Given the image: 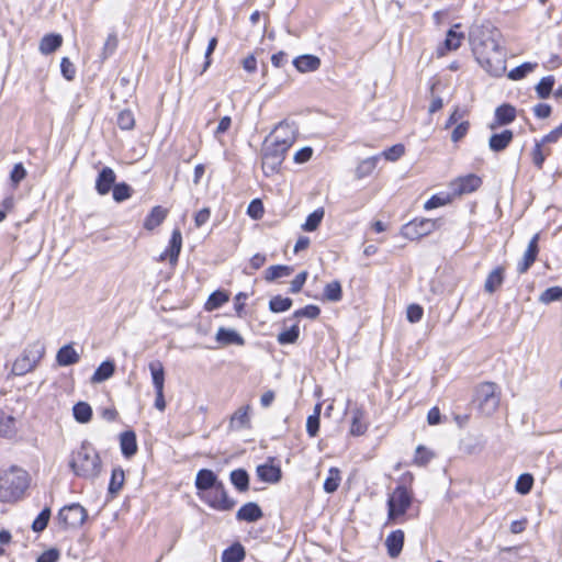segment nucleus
<instances>
[{"mask_svg":"<svg viewBox=\"0 0 562 562\" xmlns=\"http://www.w3.org/2000/svg\"><path fill=\"white\" fill-rule=\"evenodd\" d=\"M473 53L477 63L492 76L506 71V53L499 44L501 33L492 24L474 26L470 32Z\"/></svg>","mask_w":562,"mask_h":562,"instance_id":"f257e3e1","label":"nucleus"},{"mask_svg":"<svg viewBox=\"0 0 562 562\" xmlns=\"http://www.w3.org/2000/svg\"><path fill=\"white\" fill-rule=\"evenodd\" d=\"M30 484L26 471L12 467L0 475V502L12 503L20 499Z\"/></svg>","mask_w":562,"mask_h":562,"instance_id":"f03ea898","label":"nucleus"},{"mask_svg":"<svg viewBox=\"0 0 562 562\" xmlns=\"http://www.w3.org/2000/svg\"><path fill=\"white\" fill-rule=\"evenodd\" d=\"M69 465L76 475L85 479H94L101 472L100 457L88 442H82L80 448L72 452Z\"/></svg>","mask_w":562,"mask_h":562,"instance_id":"7ed1b4c3","label":"nucleus"},{"mask_svg":"<svg viewBox=\"0 0 562 562\" xmlns=\"http://www.w3.org/2000/svg\"><path fill=\"white\" fill-rule=\"evenodd\" d=\"M412 504L413 494L404 485H398L387 498V519L395 524H403Z\"/></svg>","mask_w":562,"mask_h":562,"instance_id":"20e7f679","label":"nucleus"},{"mask_svg":"<svg viewBox=\"0 0 562 562\" xmlns=\"http://www.w3.org/2000/svg\"><path fill=\"white\" fill-rule=\"evenodd\" d=\"M288 150L289 149L285 148L283 144L280 146L265 139L261 149V159L262 170L267 177L279 172Z\"/></svg>","mask_w":562,"mask_h":562,"instance_id":"39448f33","label":"nucleus"},{"mask_svg":"<svg viewBox=\"0 0 562 562\" xmlns=\"http://www.w3.org/2000/svg\"><path fill=\"white\" fill-rule=\"evenodd\" d=\"M44 347L38 344L27 346L12 366V374L24 375L32 371L44 356Z\"/></svg>","mask_w":562,"mask_h":562,"instance_id":"423d86ee","label":"nucleus"},{"mask_svg":"<svg viewBox=\"0 0 562 562\" xmlns=\"http://www.w3.org/2000/svg\"><path fill=\"white\" fill-rule=\"evenodd\" d=\"M202 501H204L210 507L221 510L227 512L234 508L236 502L228 497L227 492L224 487V484L221 482L216 486L206 491L203 494H200Z\"/></svg>","mask_w":562,"mask_h":562,"instance_id":"0eeeda50","label":"nucleus"},{"mask_svg":"<svg viewBox=\"0 0 562 562\" xmlns=\"http://www.w3.org/2000/svg\"><path fill=\"white\" fill-rule=\"evenodd\" d=\"M476 400L483 413L491 415L499 405L497 385L493 382H485L476 389Z\"/></svg>","mask_w":562,"mask_h":562,"instance_id":"6e6552de","label":"nucleus"},{"mask_svg":"<svg viewBox=\"0 0 562 562\" xmlns=\"http://www.w3.org/2000/svg\"><path fill=\"white\" fill-rule=\"evenodd\" d=\"M437 226V220L415 218L403 226L402 235L411 240H415L429 235Z\"/></svg>","mask_w":562,"mask_h":562,"instance_id":"1a4fd4ad","label":"nucleus"},{"mask_svg":"<svg viewBox=\"0 0 562 562\" xmlns=\"http://www.w3.org/2000/svg\"><path fill=\"white\" fill-rule=\"evenodd\" d=\"M87 517L86 508L78 503L64 506L58 513V520L66 528L80 527Z\"/></svg>","mask_w":562,"mask_h":562,"instance_id":"9d476101","label":"nucleus"},{"mask_svg":"<svg viewBox=\"0 0 562 562\" xmlns=\"http://www.w3.org/2000/svg\"><path fill=\"white\" fill-rule=\"evenodd\" d=\"M482 180L476 175L470 173L460 177L450 183V189L453 195H462L474 192L480 188Z\"/></svg>","mask_w":562,"mask_h":562,"instance_id":"9b49d317","label":"nucleus"},{"mask_svg":"<svg viewBox=\"0 0 562 562\" xmlns=\"http://www.w3.org/2000/svg\"><path fill=\"white\" fill-rule=\"evenodd\" d=\"M539 234H536L530 239L522 258L517 263V271L519 274L526 273L537 259L539 247Z\"/></svg>","mask_w":562,"mask_h":562,"instance_id":"f8f14e48","label":"nucleus"},{"mask_svg":"<svg viewBox=\"0 0 562 562\" xmlns=\"http://www.w3.org/2000/svg\"><path fill=\"white\" fill-rule=\"evenodd\" d=\"M266 140H270L276 145L283 144L285 148H290L294 140V133L291 126L286 123H280L274 131L266 138Z\"/></svg>","mask_w":562,"mask_h":562,"instance_id":"ddd939ff","label":"nucleus"},{"mask_svg":"<svg viewBox=\"0 0 562 562\" xmlns=\"http://www.w3.org/2000/svg\"><path fill=\"white\" fill-rule=\"evenodd\" d=\"M182 247V235L179 228L172 231L168 248L160 255L159 260H169L171 265H176Z\"/></svg>","mask_w":562,"mask_h":562,"instance_id":"4468645a","label":"nucleus"},{"mask_svg":"<svg viewBox=\"0 0 562 562\" xmlns=\"http://www.w3.org/2000/svg\"><path fill=\"white\" fill-rule=\"evenodd\" d=\"M116 175L110 167H103L95 180V190L100 195H106L115 186Z\"/></svg>","mask_w":562,"mask_h":562,"instance_id":"2eb2a0df","label":"nucleus"},{"mask_svg":"<svg viewBox=\"0 0 562 562\" xmlns=\"http://www.w3.org/2000/svg\"><path fill=\"white\" fill-rule=\"evenodd\" d=\"M516 119V109L510 104H502L495 110L494 122L490 125L491 130L507 125Z\"/></svg>","mask_w":562,"mask_h":562,"instance_id":"dca6fc26","label":"nucleus"},{"mask_svg":"<svg viewBox=\"0 0 562 562\" xmlns=\"http://www.w3.org/2000/svg\"><path fill=\"white\" fill-rule=\"evenodd\" d=\"M263 513L259 505L254 502H249L243 505L236 513V519L239 521L255 522L261 519Z\"/></svg>","mask_w":562,"mask_h":562,"instance_id":"f3484780","label":"nucleus"},{"mask_svg":"<svg viewBox=\"0 0 562 562\" xmlns=\"http://www.w3.org/2000/svg\"><path fill=\"white\" fill-rule=\"evenodd\" d=\"M404 531L401 529L392 531L385 539V547L391 558H396L404 546Z\"/></svg>","mask_w":562,"mask_h":562,"instance_id":"a211bd4d","label":"nucleus"},{"mask_svg":"<svg viewBox=\"0 0 562 562\" xmlns=\"http://www.w3.org/2000/svg\"><path fill=\"white\" fill-rule=\"evenodd\" d=\"M462 40V33H458L454 29L449 30L445 42L437 48V55L441 57L445 56L447 52L458 49L461 46Z\"/></svg>","mask_w":562,"mask_h":562,"instance_id":"6ab92c4d","label":"nucleus"},{"mask_svg":"<svg viewBox=\"0 0 562 562\" xmlns=\"http://www.w3.org/2000/svg\"><path fill=\"white\" fill-rule=\"evenodd\" d=\"M215 339L218 344H221L223 346H228V345L244 346L245 345V339L235 329H229V328H225V327L218 328Z\"/></svg>","mask_w":562,"mask_h":562,"instance_id":"aec40b11","label":"nucleus"},{"mask_svg":"<svg viewBox=\"0 0 562 562\" xmlns=\"http://www.w3.org/2000/svg\"><path fill=\"white\" fill-rule=\"evenodd\" d=\"M514 138L510 130H504L501 133L493 134L488 139V147L491 150L498 153L508 147Z\"/></svg>","mask_w":562,"mask_h":562,"instance_id":"412c9836","label":"nucleus"},{"mask_svg":"<svg viewBox=\"0 0 562 562\" xmlns=\"http://www.w3.org/2000/svg\"><path fill=\"white\" fill-rule=\"evenodd\" d=\"M293 66L300 72L316 71L321 67V59L315 55H302L293 60Z\"/></svg>","mask_w":562,"mask_h":562,"instance_id":"4be33fe9","label":"nucleus"},{"mask_svg":"<svg viewBox=\"0 0 562 562\" xmlns=\"http://www.w3.org/2000/svg\"><path fill=\"white\" fill-rule=\"evenodd\" d=\"M218 483L214 472L207 469L200 470L195 477V487L203 493L216 486Z\"/></svg>","mask_w":562,"mask_h":562,"instance_id":"5701e85b","label":"nucleus"},{"mask_svg":"<svg viewBox=\"0 0 562 562\" xmlns=\"http://www.w3.org/2000/svg\"><path fill=\"white\" fill-rule=\"evenodd\" d=\"M80 360L79 353L71 344L63 346L56 355V361L60 367H68Z\"/></svg>","mask_w":562,"mask_h":562,"instance_id":"b1692460","label":"nucleus"},{"mask_svg":"<svg viewBox=\"0 0 562 562\" xmlns=\"http://www.w3.org/2000/svg\"><path fill=\"white\" fill-rule=\"evenodd\" d=\"M249 411H250L249 405L239 407L232 415L231 420H229V427L235 430L248 428L250 426Z\"/></svg>","mask_w":562,"mask_h":562,"instance_id":"393cba45","label":"nucleus"},{"mask_svg":"<svg viewBox=\"0 0 562 562\" xmlns=\"http://www.w3.org/2000/svg\"><path fill=\"white\" fill-rule=\"evenodd\" d=\"M63 44V36L60 34H46L40 42L38 50L43 55H49L56 52Z\"/></svg>","mask_w":562,"mask_h":562,"instance_id":"a878e982","label":"nucleus"},{"mask_svg":"<svg viewBox=\"0 0 562 562\" xmlns=\"http://www.w3.org/2000/svg\"><path fill=\"white\" fill-rule=\"evenodd\" d=\"M257 475L263 482L277 483L281 479V470L273 464H261L257 468Z\"/></svg>","mask_w":562,"mask_h":562,"instance_id":"bb28decb","label":"nucleus"},{"mask_svg":"<svg viewBox=\"0 0 562 562\" xmlns=\"http://www.w3.org/2000/svg\"><path fill=\"white\" fill-rule=\"evenodd\" d=\"M505 269L497 267L493 269L484 283V290L488 293H494L504 282Z\"/></svg>","mask_w":562,"mask_h":562,"instance_id":"cd10ccee","label":"nucleus"},{"mask_svg":"<svg viewBox=\"0 0 562 562\" xmlns=\"http://www.w3.org/2000/svg\"><path fill=\"white\" fill-rule=\"evenodd\" d=\"M122 453L126 458L133 457L137 451L136 436L133 431H124L120 436Z\"/></svg>","mask_w":562,"mask_h":562,"instance_id":"c85d7f7f","label":"nucleus"},{"mask_svg":"<svg viewBox=\"0 0 562 562\" xmlns=\"http://www.w3.org/2000/svg\"><path fill=\"white\" fill-rule=\"evenodd\" d=\"M167 210L161 206H155L144 221V227L148 231H153L158 227L167 216Z\"/></svg>","mask_w":562,"mask_h":562,"instance_id":"c756f323","label":"nucleus"},{"mask_svg":"<svg viewBox=\"0 0 562 562\" xmlns=\"http://www.w3.org/2000/svg\"><path fill=\"white\" fill-rule=\"evenodd\" d=\"M379 160L380 156H372L361 160L355 170L356 178L363 179L366 177H369L376 168Z\"/></svg>","mask_w":562,"mask_h":562,"instance_id":"7c9ffc66","label":"nucleus"},{"mask_svg":"<svg viewBox=\"0 0 562 562\" xmlns=\"http://www.w3.org/2000/svg\"><path fill=\"white\" fill-rule=\"evenodd\" d=\"M149 371L151 374L153 385L155 391H164L165 387V370L160 361H153L149 363Z\"/></svg>","mask_w":562,"mask_h":562,"instance_id":"2f4dec72","label":"nucleus"},{"mask_svg":"<svg viewBox=\"0 0 562 562\" xmlns=\"http://www.w3.org/2000/svg\"><path fill=\"white\" fill-rule=\"evenodd\" d=\"M368 429V424L364 420V412L360 408L352 411V420L350 426V434L352 436H361Z\"/></svg>","mask_w":562,"mask_h":562,"instance_id":"473e14b6","label":"nucleus"},{"mask_svg":"<svg viewBox=\"0 0 562 562\" xmlns=\"http://www.w3.org/2000/svg\"><path fill=\"white\" fill-rule=\"evenodd\" d=\"M72 415L78 423L86 424L91 420L92 408L86 402H78L72 407Z\"/></svg>","mask_w":562,"mask_h":562,"instance_id":"72a5a7b5","label":"nucleus"},{"mask_svg":"<svg viewBox=\"0 0 562 562\" xmlns=\"http://www.w3.org/2000/svg\"><path fill=\"white\" fill-rule=\"evenodd\" d=\"M245 549L240 543H235L224 550L222 562H241L245 559Z\"/></svg>","mask_w":562,"mask_h":562,"instance_id":"f704fd0d","label":"nucleus"},{"mask_svg":"<svg viewBox=\"0 0 562 562\" xmlns=\"http://www.w3.org/2000/svg\"><path fill=\"white\" fill-rule=\"evenodd\" d=\"M114 373V363L112 361L102 362L98 369L94 371L91 381L93 383H101L109 378H111Z\"/></svg>","mask_w":562,"mask_h":562,"instance_id":"c9c22d12","label":"nucleus"},{"mask_svg":"<svg viewBox=\"0 0 562 562\" xmlns=\"http://www.w3.org/2000/svg\"><path fill=\"white\" fill-rule=\"evenodd\" d=\"M231 481L238 491L245 492L248 490L249 476L245 470L237 469L232 471Z\"/></svg>","mask_w":562,"mask_h":562,"instance_id":"e433bc0d","label":"nucleus"},{"mask_svg":"<svg viewBox=\"0 0 562 562\" xmlns=\"http://www.w3.org/2000/svg\"><path fill=\"white\" fill-rule=\"evenodd\" d=\"M324 214L325 211L323 207L316 209L307 216L305 223L302 225V229L305 232H314L319 226Z\"/></svg>","mask_w":562,"mask_h":562,"instance_id":"4c0bfd02","label":"nucleus"},{"mask_svg":"<svg viewBox=\"0 0 562 562\" xmlns=\"http://www.w3.org/2000/svg\"><path fill=\"white\" fill-rule=\"evenodd\" d=\"M341 481L340 471L337 468H330L328 476L324 482V491L326 493H334L339 487Z\"/></svg>","mask_w":562,"mask_h":562,"instance_id":"58836bf2","label":"nucleus"},{"mask_svg":"<svg viewBox=\"0 0 562 562\" xmlns=\"http://www.w3.org/2000/svg\"><path fill=\"white\" fill-rule=\"evenodd\" d=\"M300 335V328L297 324H293L289 329L281 331L277 340L280 345H289L296 342Z\"/></svg>","mask_w":562,"mask_h":562,"instance_id":"ea45409f","label":"nucleus"},{"mask_svg":"<svg viewBox=\"0 0 562 562\" xmlns=\"http://www.w3.org/2000/svg\"><path fill=\"white\" fill-rule=\"evenodd\" d=\"M125 481L124 471L121 468H115L112 471L109 484V493L115 495L122 488Z\"/></svg>","mask_w":562,"mask_h":562,"instance_id":"a19ab883","label":"nucleus"},{"mask_svg":"<svg viewBox=\"0 0 562 562\" xmlns=\"http://www.w3.org/2000/svg\"><path fill=\"white\" fill-rule=\"evenodd\" d=\"M293 301L281 295L273 296L269 302V308L273 313L285 312L291 308Z\"/></svg>","mask_w":562,"mask_h":562,"instance_id":"79ce46f5","label":"nucleus"},{"mask_svg":"<svg viewBox=\"0 0 562 562\" xmlns=\"http://www.w3.org/2000/svg\"><path fill=\"white\" fill-rule=\"evenodd\" d=\"M435 458V453L425 446H418L415 450L414 464L424 467Z\"/></svg>","mask_w":562,"mask_h":562,"instance_id":"37998d69","label":"nucleus"},{"mask_svg":"<svg viewBox=\"0 0 562 562\" xmlns=\"http://www.w3.org/2000/svg\"><path fill=\"white\" fill-rule=\"evenodd\" d=\"M228 299L229 297L225 292L215 291L209 296V299L205 303V308L207 311L216 310L220 306H222L224 303H226L228 301Z\"/></svg>","mask_w":562,"mask_h":562,"instance_id":"c03bdc74","label":"nucleus"},{"mask_svg":"<svg viewBox=\"0 0 562 562\" xmlns=\"http://www.w3.org/2000/svg\"><path fill=\"white\" fill-rule=\"evenodd\" d=\"M292 271L293 269L289 266H271L266 271V280L273 281L278 278L288 277Z\"/></svg>","mask_w":562,"mask_h":562,"instance_id":"a18cd8bd","label":"nucleus"},{"mask_svg":"<svg viewBox=\"0 0 562 562\" xmlns=\"http://www.w3.org/2000/svg\"><path fill=\"white\" fill-rule=\"evenodd\" d=\"M324 296L326 300L331 302H338L341 300L342 291L341 285L338 281L327 283L324 289Z\"/></svg>","mask_w":562,"mask_h":562,"instance_id":"49530a36","label":"nucleus"},{"mask_svg":"<svg viewBox=\"0 0 562 562\" xmlns=\"http://www.w3.org/2000/svg\"><path fill=\"white\" fill-rule=\"evenodd\" d=\"M319 415H321V405L317 404L314 408V414L310 415L306 420V431L311 437H315L318 432Z\"/></svg>","mask_w":562,"mask_h":562,"instance_id":"de8ad7c7","label":"nucleus"},{"mask_svg":"<svg viewBox=\"0 0 562 562\" xmlns=\"http://www.w3.org/2000/svg\"><path fill=\"white\" fill-rule=\"evenodd\" d=\"M132 188L125 182L116 183L113 187V199L115 202L121 203L130 199L132 196Z\"/></svg>","mask_w":562,"mask_h":562,"instance_id":"09e8293b","label":"nucleus"},{"mask_svg":"<svg viewBox=\"0 0 562 562\" xmlns=\"http://www.w3.org/2000/svg\"><path fill=\"white\" fill-rule=\"evenodd\" d=\"M562 299V288L552 286L544 290L539 296V301L543 304H550Z\"/></svg>","mask_w":562,"mask_h":562,"instance_id":"8fccbe9b","label":"nucleus"},{"mask_svg":"<svg viewBox=\"0 0 562 562\" xmlns=\"http://www.w3.org/2000/svg\"><path fill=\"white\" fill-rule=\"evenodd\" d=\"M554 85L553 76L543 77L539 83L536 86V91L538 95L542 99H546L550 95L552 88Z\"/></svg>","mask_w":562,"mask_h":562,"instance_id":"3c124183","label":"nucleus"},{"mask_svg":"<svg viewBox=\"0 0 562 562\" xmlns=\"http://www.w3.org/2000/svg\"><path fill=\"white\" fill-rule=\"evenodd\" d=\"M50 518V509L48 507H45L38 516L35 518V520L32 524V529L35 532L43 531L49 521Z\"/></svg>","mask_w":562,"mask_h":562,"instance_id":"603ef678","label":"nucleus"},{"mask_svg":"<svg viewBox=\"0 0 562 562\" xmlns=\"http://www.w3.org/2000/svg\"><path fill=\"white\" fill-rule=\"evenodd\" d=\"M14 432V418L0 412V436L7 437Z\"/></svg>","mask_w":562,"mask_h":562,"instance_id":"864d4df0","label":"nucleus"},{"mask_svg":"<svg viewBox=\"0 0 562 562\" xmlns=\"http://www.w3.org/2000/svg\"><path fill=\"white\" fill-rule=\"evenodd\" d=\"M117 125L122 130H132L135 125V119L130 110H123L117 115Z\"/></svg>","mask_w":562,"mask_h":562,"instance_id":"5fc2aeb1","label":"nucleus"},{"mask_svg":"<svg viewBox=\"0 0 562 562\" xmlns=\"http://www.w3.org/2000/svg\"><path fill=\"white\" fill-rule=\"evenodd\" d=\"M405 153V147L403 144H396L386 150L382 151L380 157H384L389 161H396L400 159Z\"/></svg>","mask_w":562,"mask_h":562,"instance_id":"6e6d98bb","label":"nucleus"},{"mask_svg":"<svg viewBox=\"0 0 562 562\" xmlns=\"http://www.w3.org/2000/svg\"><path fill=\"white\" fill-rule=\"evenodd\" d=\"M536 64L525 63L516 68H514L509 74L508 78L512 80H520L527 74L531 72L536 68Z\"/></svg>","mask_w":562,"mask_h":562,"instance_id":"4d7b16f0","label":"nucleus"},{"mask_svg":"<svg viewBox=\"0 0 562 562\" xmlns=\"http://www.w3.org/2000/svg\"><path fill=\"white\" fill-rule=\"evenodd\" d=\"M532 484L533 477L530 474H521L516 482V491L522 495L528 494Z\"/></svg>","mask_w":562,"mask_h":562,"instance_id":"13d9d810","label":"nucleus"},{"mask_svg":"<svg viewBox=\"0 0 562 562\" xmlns=\"http://www.w3.org/2000/svg\"><path fill=\"white\" fill-rule=\"evenodd\" d=\"M319 314H321L319 307L311 304V305H306L305 307L295 311L293 314V317L294 318L307 317L311 319H315L319 316Z\"/></svg>","mask_w":562,"mask_h":562,"instance_id":"bf43d9fd","label":"nucleus"},{"mask_svg":"<svg viewBox=\"0 0 562 562\" xmlns=\"http://www.w3.org/2000/svg\"><path fill=\"white\" fill-rule=\"evenodd\" d=\"M27 172L22 162H18L13 166V169L10 173V180L14 188L19 186V183L26 177Z\"/></svg>","mask_w":562,"mask_h":562,"instance_id":"052dcab7","label":"nucleus"},{"mask_svg":"<svg viewBox=\"0 0 562 562\" xmlns=\"http://www.w3.org/2000/svg\"><path fill=\"white\" fill-rule=\"evenodd\" d=\"M470 123L469 121H461L451 133V140L453 143L460 142L469 132Z\"/></svg>","mask_w":562,"mask_h":562,"instance_id":"680f3d73","label":"nucleus"},{"mask_svg":"<svg viewBox=\"0 0 562 562\" xmlns=\"http://www.w3.org/2000/svg\"><path fill=\"white\" fill-rule=\"evenodd\" d=\"M450 198L449 195H439V194H436V195H432L425 204H424V209L425 210H432V209H436V207H439V206H443L446 204H448L450 202Z\"/></svg>","mask_w":562,"mask_h":562,"instance_id":"e2e57ef3","label":"nucleus"},{"mask_svg":"<svg viewBox=\"0 0 562 562\" xmlns=\"http://www.w3.org/2000/svg\"><path fill=\"white\" fill-rule=\"evenodd\" d=\"M542 146H543L542 143L536 142L535 147H533L532 153H531L532 162L539 169L542 168V165H543V162L546 160V157H547V155L541 149Z\"/></svg>","mask_w":562,"mask_h":562,"instance_id":"0e129e2a","label":"nucleus"},{"mask_svg":"<svg viewBox=\"0 0 562 562\" xmlns=\"http://www.w3.org/2000/svg\"><path fill=\"white\" fill-rule=\"evenodd\" d=\"M60 70L67 80H72L76 75V68L68 57H64L60 63Z\"/></svg>","mask_w":562,"mask_h":562,"instance_id":"69168bd1","label":"nucleus"},{"mask_svg":"<svg viewBox=\"0 0 562 562\" xmlns=\"http://www.w3.org/2000/svg\"><path fill=\"white\" fill-rule=\"evenodd\" d=\"M423 314H424V310L420 305L418 304H411L408 307H407V312H406V315H407V319L411 322V323H417L422 319L423 317Z\"/></svg>","mask_w":562,"mask_h":562,"instance_id":"338daca9","label":"nucleus"},{"mask_svg":"<svg viewBox=\"0 0 562 562\" xmlns=\"http://www.w3.org/2000/svg\"><path fill=\"white\" fill-rule=\"evenodd\" d=\"M313 156V148L310 147V146H306V147H303L301 149H299L295 154H294V162L296 164H304L306 161H308Z\"/></svg>","mask_w":562,"mask_h":562,"instance_id":"774afa93","label":"nucleus"}]
</instances>
